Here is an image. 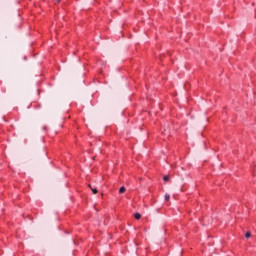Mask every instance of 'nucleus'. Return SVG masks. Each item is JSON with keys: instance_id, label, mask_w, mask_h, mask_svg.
I'll return each mask as SVG.
<instances>
[{"instance_id": "7ed1b4c3", "label": "nucleus", "mask_w": 256, "mask_h": 256, "mask_svg": "<svg viewBox=\"0 0 256 256\" xmlns=\"http://www.w3.org/2000/svg\"><path fill=\"white\" fill-rule=\"evenodd\" d=\"M164 199H165V201H169L171 199V195L166 193L165 196H164Z\"/></svg>"}, {"instance_id": "f03ea898", "label": "nucleus", "mask_w": 256, "mask_h": 256, "mask_svg": "<svg viewBox=\"0 0 256 256\" xmlns=\"http://www.w3.org/2000/svg\"><path fill=\"white\" fill-rule=\"evenodd\" d=\"M125 191H127V189L125 188V186H122V187L119 189V193H120V194L125 193Z\"/></svg>"}, {"instance_id": "f257e3e1", "label": "nucleus", "mask_w": 256, "mask_h": 256, "mask_svg": "<svg viewBox=\"0 0 256 256\" xmlns=\"http://www.w3.org/2000/svg\"><path fill=\"white\" fill-rule=\"evenodd\" d=\"M88 187L91 189V191H92V193H93L94 195H97V193H98L97 188L91 187V184H89Z\"/></svg>"}, {"instance_id": "20e7f679", "label": "nucleus", "mask_w": 256, "mask_h": 256, "mask_svg": "<svg viewBox=\"0 0 256 256\" xmlns=\"http://www.w3.org/2000/svg\"><path fill=\"white\" fill-rule=\"evenodd\" d=\"M134 217H135V219L139 220V219H141V214L136 213V214L134 215Z\"/></svg>"}, {"instance_id": "39448f33", "label": "nucleus", "mask_w": 256, "mask_h": 256, "mask_svg": "<svg viewBox=\"0 0 256 256\" xmlns=\"http://www.w3.org/2000/svg\"><path fill=\"white\" fill-rule=\"evenodd\" d=\"M245 237H246L247 239H249V237H251V233H250V232H247V233L245 234Z\"/></svg>"}, {"instance_id": "0eeeda50", "label": "nucleus", "mask_w": 256, "mask_h": 256, "mask_svg": "<svg viewBox=\"0 0 256 256\" xmlns=\"http://www.w3.org/2000/svg\"><path fill=\"white\" fill-rule=\"evenodd\" d=\"M61 0H57L56 2L59 3Z\"/></svg>"}, {"instance_id": "423d86ee", "label": "nucleus", "mask_w": 256, "mask_h": 256, "mask_svg": "<svg viewBox=\"0 0 256 256\" xmlns=\"http://www.w3.org/2000/svg\"><path fill=\"white\" fill-rule=\"evenodd\" d=\"M163 180L164 181H169V176H164Z\"/></svg>"}]
</instances>
